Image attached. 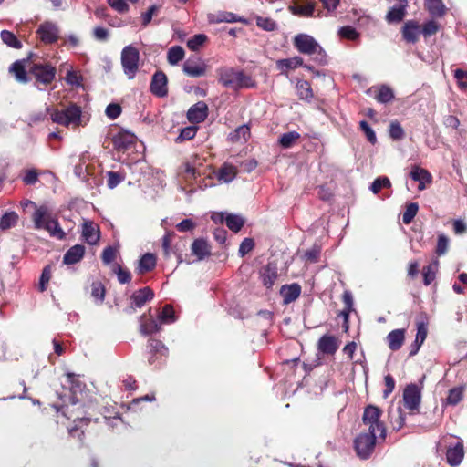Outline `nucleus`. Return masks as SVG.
<instances>
[{
  "label": "nucleus",
  "instance_id": "1",
  "mask_svg": "<svg viewBox=\"0 0 467 467\" xmlns=\"http://www.w3.org/2000/svg\"><path fill=\"white\" fill-rule=\"evenodd\" d=\"M32 220L36 229H44L47 231L51 236L57 239L64 238L65 233L59 226L58 222L52 217L47 206L41 205L36 207V210L32 214Z\"/></svg>",
  "mask_w": 467,
  "mask_h": 467
},
{
  "label": "nucleus",
  "instance_id": "2",
  "mask_svg": "<svg viewBox=\"0 0 467 467\" xmlns=\"http://www.w3.org/2000/svg\"><path fill=\"white\" fill-rule=\"evenodd\" d=\"M218 81L224 87L237 90L244 88L254 86L253 79L243 71L234 70L231 67L220 68L217 70Z\"/></svg>",
  "mask_w": 467,
  "mask_h": 467
},
{
  "label": "nucleus",
  "instance_id": "3",
  "mask_svg": "<svg viewBox=\"0 0 467 467\" xmlns=\"http://www.w3.org/2000/svg\"><path fill=\"white\" fill-rule=\"evenodd\" d=\"M81 109L76 104H70L64 109H55L50 113L51 119L54 123L63 125L65 127H78L82 125Z\"/></svg>",
  "mask_w": 467,
  "mask_h": 467
},
{
  "label": "nucleus",
  "instance_id": "4",
  "mask_svg": "<svg viewBox=\"0 0 467 467\" xmlns=\"http://www.w3.org/2000/svg\"><path fill=\"white\" fill-rule=\"evenodd\" d=\"M378 432L368 431L361 432L354 441V446L358 456L361 459H368L374 451L379 438Z\"/></svg>",
  "mask_w": 467,
  "mask_h": 467
},
{
  "label": "nucleus",
  "instance_id": "5",
  "mask_svg": "<svg viewBox=\"0 0 467 467\" xmlns=\"http://www.w3.org/2000/svg\"><path fill=\"white\" fill-rule=\"evenodd\" d=\"M140 52L132 47L127 46L121 52V66L124 74L129 79H133L139 69Z\"/></svg>",
  "mask_w": 467,
  "mask_h": 467
},
{
  "label": "nucleus",
  "instance_id": "6",
  "mask_svg": "<svg viewBox=\"0 0 467 467\" xmlns=\"http://www.w3.org/2000/svg\"><path fill=\"white\" fill-rule=\"evenodd\" d=\"M381 410L372 405L368 406L363 414V422L368 426V431L379 432V438L382 441L386 437V429L384 424L380 422Z\"/></svg>",
  "mask_w": 467,
  "mask_h": 467
},
{
  "label": "nucleus",
  "instance_id": "7",
  "mask_svg": "<svg viewBox=\"0 0 467 467\" xmlns=\"http://www.w3.org/2000/svg\"><path fill=\"white\" fill-rule=\"evenodd\" d=\"M429 325L430 317L426 313L421 312L416 316L415 326L417 333L415 340L413 344L410 346V356L415 355L419 351L423 342L425 341L429 332Z\"/></svg>",
  "mask_w": 467,
  "mask_h": 467
},
{
  "label": "nucleus",
  "instance_id": "8",
  "mask_svg": "<svg viewBox=\"0 0 467 467\" xmlns=\"http://www.w3.org/2000/svg\"><path fill=\"white\" fill-rule=\"evenodd\" d=\"M403 404H399L395 408L389 410V417L392 427L396 430L402 428L406 421L407 412L409 410V386L403 389Z\"/></svg>",
  "mask_w": 467,
  "mask_h": 467
},
{
  "label": "nucleus",
  "instance_id": "9",
  "mask_svg": "<svg viewBox=\"0 0 467 467\" xmlns=\"http://www.w3.org/2000/svg\"><path fill=\"white\" fill-rule=\"evenodd\" d=\"M295 47L302 54L314 55L323 52L316 39L307 34H298L293 39Z\"/></svg>",
  "mask_w": 467,
  "mask_h": 467
},
{
  "label": "nucleus",
  "instance_id": "10",
  "mask_svg": "<svg viewBox=\"0 0 467 467\" xmlns=\"http://www.w3.org/2000/svg\"><path fill=\"white\" fill-rule=\"evenodd\" d=\"M410 180L417 182V190L421 192L431 186L433 176L428 170L413 165L410 167Z\"/></svg>",
  "mask_w": 467,
  "mask_h": 467
},
{
  "label": "nucleus",
  "instance_id": "11",
  "mask_svg": "<svg viewBox=\"0 0 467 467\" xmlns=\"http://www.w3.org/2000/svg\"><path fill=\"white\" fill-rule=\"evenodd\" d=\"M207 70L208 65L200 57L188 58L182 66L183 73L191 78L205 76Z\"/></svg>",
  "mask_w": 467,
  "mask_h": 467
},
{
  "label": "nucleus",
  "instance_id": "12",
  "mask_svg": "<svg viewBox=\"0 0 467 467\" xmlns=\"http://www.w3.org/2000/svg\"><path fill=\"white\" fill-rule=\"evenodd\" d=\"M30 73L40 83L50 84L56 76V68L50 64H35L30 68Z\"/></svg>",
  "mask_w": 467,
  "mask_h": 467
},
{
  "label": "nucleus",
  "instance_id": "13",
  "mask_svg": "<svg viewBox=\"0 0 467 467\" xmlns=\"http://www.w3.org/2000/svg\"><path fill=\"white\" fill-rule=\"evenodd\" d=\"M59 32L57 25L50 21L42 23L36 31L40 40L45 44L56 42L59 37Z\"/></svg>",
  "mask_w": 467,
  "mask_h": 467
},
{
  "label": "nucleus",
  "instance_id": "14",
  "mask_svg": "<svg viewBox=\"0 0 467 467\" xmlns=\"http://www.w3.org/2000/svg\"><path fill=\"white\" fill-rule=\"evenodd\" d=\"M113 145L119 150L131 148L137 141L136 136L127 130H121L113 137Z\"/></svg>",
  "mask_w": 467,
  "mask_h": 467
},
{
  "label": "nucleus",
  "instance_id": "15",
  "mask_svg": "<svg viewBox=\"0 0 467 467\" xmlns=\"http://www.w3.org/2000/svg\"><path fill=\"white\" fill-rule=\"evenodd\" d=\"M167 82V77L163 72H156L152 77L150 91L158 97H165L168 93Z\"/></svg>",
  "mask_w": 467,
  "mask_h": 467
},
{
  "label": "nucleus",
  "instance_id": "16",
  "mask_svg": "<svg viewBox=\"0 0 467 467\" xmlns=\"http://www.w3.org/2000/svg\"><path fill=\"white\" fill-rule=\"evenodd\" d=\"M207 115L208 107L203 101L197 102L192 106L187 112V118L192 123L202 122L206 119Z\"/></svg>",
  "mask_w": 467,
  "mask_h": 467
},
{
  "label": "nucleus",
  "instance_id": "17",
  "mask_svg": "<svg viewBox=\"0 0 467 467\" xmlns=\"http://www.w3.org/2000/svg\"><path fill=\"white\" fill-rule=\"evenodd\" d=\"M425 375L420 379V385L416 383H410V414L414 411H419V406L421 400V389L423 387V380Z\"/></svg>",
  "mask_w": 467,
  "mask_h": 467
},
{
  "label": "nucleus",
  "instance_id": "18",
  "mask_svg": "<svg viewBox=\"0 0 467 467\" xmlns=\"http://www.w3.org/2000/svg\"><path fill=\"white\" fill-rule=\"evenodd\" d=\"M407 0H400L397 5H393L386 15V20L389 24L400 23L407 14Z\"/></svg>",
  "mask_w": 467,
  "mask_h": 467
},
{
  "label": "nucleus",
  "instance_id": "19",
  "mask_svg": "<svg viewBox=\"0 0 467 467\" xmlns=\"http://www.w3.org/2000/svg\"><path fill=\"white\" fill-rule=\"evenodd\" d=\"M82 236L89 244H96L99 239V226L90 221H85L82 224Z\"/></svg>",
  "mask_w": 467,
  "mask_h": 467
},
{
  "label": "nucleus",
  "instance_id": "20",
  "mask_svg": "<svg viewBox=\"0 0 467 467\" xmlns=\"http://www.w3.org/2000/svg\"><path fill=\"white\" fill-rule=\"evenodd\" d=\"M464 456V448L462 442H458L454 447H450L446 451V460L451 466H458Z\"/></svg>",
  "mask_w": 467,
  "mask_h": 467
},
{
  "label": "nucleus",
  "instance_id": "21",
  "mask_svg": "<svg viewBox=\"0 0 467 467\" xmlns=\"http://www.w3.org/2000/svg\"><path fill=\"white\" fill-rule=\"evenodd\" d=\"M154 296L152 290L149 287H144L137 290L130 296L131 305L136 307L143 306L148 301H150Z\"/></svg>",
  "mask_w": 467,
  "mask_h": 467
},
{
  "label": "nucleus",
  "instance_id": "22",
  "mask_svg": "<svg viewBox=\"0 0 467 467\" xmlns=\"http://www.w3.org/2000/svg\"><path fill=\"white\" fill-rule=\"evenodd\" d=\"M280 294L285 304H290L295 301L301 294V286L298 284H291L283 285Z\"/></svg>",
  "mask_w": 467,
  "mask_h": 467
},
{
  "label": "nucleus",
  "instance_id": "23",
  "mask_svg": "<svg viewBox=\"0 0 467 467\" xmlns=\"http://www.w3.org/2000/svg\"><path fill=\"white\" fill-rule=\"evenodd\" d=\"M85 254V247L81 244H76L67 251L64 254L63 262L66 265H73L79 262Z\"/></svg>",
  "mask_w": 467,
  "mask_h": 467
},
{
  "label": "nucleus",
  "instance_id": "24",
  "mask_svg": "<svg viewBox=\"0 0 467 467\" xmlns=\"http://www.w3.org/2000/svg\"><path fill=\"white\" fill-rule=\"evenodd\" d=\"M424 5L432 17L441 18L446 14L442 0H424Z\"/></svg>",
  "mask_w": 467,
  "mask_h": 467
},
{
  "label": "nucleus",
  "instance_id": "25",
  "mask_svg": "<svg viewBox=\"0 0 467 467\" xmlns=\"http://www.w3.org/2000/svg\"><path fill=\"white\" fill-rule=\"evenodd\" d=\"M438 267L439 261L437 259H432L427 265L423 266L421 274L425 285H431L435 280Z\"/></svg>",
  "mask_w": 467,
  "mask_h": 467
},
{
  "label": "nucleus",
  "instance_id": "26",
  "mask_svg": "<svg viewBox=\"0 0 467 467\" xmlns=\"http://www.w3.org/2000/svg\"><path fill=\"white\" fill-rule=\"evenodd\" d=\"M337 348V341L332 336H323L318 341V349L324 354H334Z\"/></svg>",
  "mask_w": 467,
  "mask_h": 467
},
{
  "label": "nucleus",
  "instance_id": "27",
  "mask_svg": "<svg viewBox=\"0 0 467 467\" xmlns=\"http://www.w3.org/2000/svg\"><path fill=\"white\" fill-rule=\"evenodd\" d=\"M417 27L418 31L424 36V38H429L436 35L441 28V26L435 20H428L421 26L417 23Z\"/></svg>",
  "mask_w": 467,
  "mask_h": 467
},
{
  "label": "nucleus",
  "instance_id": "28",
  "mask_svg": "<svg viewBox=\"0 0 467 467\" xmlns=\"http://www.w3.org/2000/svg\"><path fill=\"white\" fill-rule=\"evenodd\" d=\"M26 60H18L14 62L9 68V71L14 74L16 79L22 83H26L28 81L26 71Z\"/></svg>",
  "mask_w": 467,
  "mask_h": 467
},
{
  "label": "nucleus",
  "instance_id": "29",
  "mask_svg": "<svg viewBox=\"0 0 467 467\" xmlns=\"http://www.w3.org/2000/svg\"><path fill=\"white\" fill-rule=\"evenodd\" d=\"M277 276V270L272 265L265 266L261 272V279L266 288H271L274 285Z\"/></svg>",
  "mask_w": 467,
  "mask_h": 467
},
{
  "label": "nucleus",
  "instance_id": "30",
  "mask_svg": "<svg viewBox=\"0 0 467 467\" xmlns=\"http://www.w3.org/2000/svg\"><path fill=\"white\" fill-rule=\"evenodd\" d=\"M303 65V59L300 57H294L276 61V67L285 73L288 69H294Z\"/></svg>",
  "mask_w": 467,
  "mask_h": 467
},
{
  "label": "nucleus",
  "instance_id": "31",
  "mask_svg": "<svg viewBox=\"0 0 467 467\" xmlns=\"http://www.w3.org/2000/svg\"><path fill=\"white\" fill-rule=\"evenodd\" d=\"M156 265V257L153 254L147 253L140 260L138 273L144 274L151 271Z\"/></svg>",
  "mask_w": 467,
  "mask_h": 467
},
{
  "label": "nucleus",
  "instance_id": "32",
  "mask_svg": "<svg viewBox=\"0 0 467 467\" xmlns=\"http://www.w3.org/2000/svg\"><path fill=\"white\" fill-rule=\"evenodd\" d=\"M387 338H388L389 347L392 350H397L401 347V345L404 342L405 331L401 330V329L394 330L388 335Z\"/></svg>",
  "mask_w": 467,
  "mask_h": 467
},
{
  "label": "nucleus",
  "instance_id": "33",
  "mask_svg": "<svg viewBox=\"0 0 467 467\" xmlns=\"http://www.w3.org/2000/svg\"><path fill=\"white\" fill-rule=\"evenodd\" d=\"M292 14L302 16H312L315 11V4L306 2L302 5H294L289 6Z\"/></svg>",
  "mask_w": 467,
  "mask_h": 467
},
{
  "label": "nucleus",
  "instance_id": "34",
  "mask_svg": "<svg viewBox=\"0 0 467 467\" xmlns=\"http://www.w3.org/2000/svg\"><path fill=\"white\" fill-rule=\"evenodd\" d=\"M192 252L198 257V260H202L210 254L209 245L206 241L197 239L192 244Z\"/></svg>",
  "mask_w": 467,
  "mask_h": 467
},
{
  "label": "nucleus",
  "instance_id": "35",
  "mask_svg": "<svg viewBox=\"0 0 467 467\" xmlns=\"http://www.w3.org/2000/svg\"><path fill=\"white\" fill-rule=\"evenodd\" d=\"M143 318L144 316L140 317V332L142 335L148 336L161 329V327L156 320L150 318V320L144 321Z\"/></svg>",
  "mask_w": 467,
  "mask_h": 467
},
{
  "label": "nucleus",
  "instance_id": "36",
  "mask_svg": "<svg viewBox=\"0 0 467 467\" xmlns=\"http://www.w3.org/2000/svg\"><path fill=\"white\" fill-rule=\"evenodd\" d=\"M464 390L465 388L463 386L450 389L446 399L447 403L452 406L457 405L463 399Z\"/></svg>",
  "mask_w": 467,
  "mask_h": 467
},
{
  "label": "nucleus",
  "instance_id": "37",
  "mask_svg": "<svg viewBox=\"0 0 467 467\" xmlns=\"http://www.w3.org/2000/svg\"><path fill=\"white\" fill-rule=\"evenodd\" d=\"M184 50L180 46L172 47L169 49L167 58L171 65H176L184 57Z\"/></svg>",
  "mask_w": 467,
  "mask_h": 467
},
{
  "label": "nucleus",
  "instance_id": "38",
  "mask_svg": "<svg viewBox=\"0 0 467 467\" xmlns=\"http://www.w3.org/2000/svg\"><path fill=\"white\" fill-rule=\"evenodd\" d=\"M18 215L15 212L5 213L0 219V228L7 230L16 224Z\"/></svg>",
  "mask_w": 467,
  "mask_h": 467
},
{
  "label": "nucleus",
  "instance_id": "39",
  "mask_svg": "<svg viewBox=\"0 0 467 467\" xmlns=\"http://www.w3.org/2000/svg\"><path fill=\"white\" fill-rule=\"evenodd\" d=\"M236 168L232 165H224L218 173V179L224 182H232L236 176Z\"/></svg>",
  "mask_w": 467,
  "mask_h": 467
},
{
  "label": "nucleus",
  "instance_id": "40",
  "mask_svg": "<svg viewBox=\"0 0 467 467\" xmlns=\"http://www.w3.org/2000/svg\"><path fill=\"white\" fill-rule=\"evenodd\" d=\"M225 223H226V225L227 227L237 233L241 230V228L244 226V219L239 216V215H235V214H228L226 217H225Z\"/></svg>",
  "mask_w": 467,
  "mask_h": 467
},
{
  "label": "nucleus",
  "instance_id": "41",
  "mask_svg": "<svg viewBox=\"0 0 467 467\" xmlns=\"http://www.w3.org/2000/svg\"><path fill=\"white\" fill-rule=\"evenodd\" d=\"M250 137V129L247 125H242L238 127L233 133L230 134V140L232 142H237L241 140L246 141Z\"/></svg>",
  "mask_w": 467,
  "mask_h": 467
},
{
  "label": "nucleus",
  "instance_id": "42",
  "mask_svg": "<svg viewBox=\"0 0 467 467\" xmlns=\"http://www.w3.org/2000/svg\"><path fill=\"white\" fill-rule=\"evenodd\" d=\"M297 95L300 99H309L313 97L310 84L306 80H300L296 84Z\"/></svg>",
  "mask_w": 467,
  "mask_h": 467
},
{
  "label": "nucleus",
  "instance_id": "43",
  "mask_svg": "<svg viewBox=\"0 0 467 467\" xmlns=\"http://www.w3.org/2000/svg\"><path fill=\"white\" fill-rule=\"evenodd\" d=\"M1 38L5 44L8 47L20 49L22 43L16 38V36L10 31L3 30L1 32Z\"/></svg>",
  "mask_w": 467,
  "mask_h": 467
},
{
  "label": "nucleus",
  "instance_id": "44",
  "mask_svg": "<svg viewBox=\"0 0 467 467\" xmlns=\"http://www.w3.org/2000/svg\"><path fill=\"white\" fill-rule=\"evenodd\" d=\"M300 138V134L296 131L284 133L279 138V143L284 148H290Z\"/></svg>",
  "mask_w": 467,
  "mask_h": 467
},
{
  "label": "nucleus",
  "instance_id": "45",
  "mask_svg": "<svg viewBox=\"0 0 467 467\" xmlns=\"http://www.w3.org/2000/svg\"><path fill=\"white\" fill-rule=\"evenodd\" d=\"M159 320L162 324H171L176 320L175 313L171 306H164L162 311L159 315Z\"/></svg>",
  "mask_w": 467,
  "mask_h": 467
},
{
  "label": "nucleus",
  "instance_id": "46",
  "mask_svg": "<svg viewBox=\"0 0 467 467\" xmlns=\"http://www.w3.org/2000/svg\"><path fill=\"white\" fill-rule=\"evenodd\" d=\"M208 19L211 23L235 22L236 17L233 13H220L218 15H209Z\"/></svg>",
  "mask_w": 467,
  "mask_h": 467
},
{
  "label": "nucleus",
  "instance_id": "47",
  "mask_svg": "<svg viewBox=\"0 0 467 467\" xmlns=\"http://www.w3.org/2000/svg\"><path fill=\"white\" fill-rule=\"evenodd\" d=\"M113 272L117 275L118 280L120 284H127L130 281V273L122 268L119 265L116 264L112 266Z\"/></svg>",
  "mask_w": 467,
  "mask_h": 467
},
{
  "label": "nucleus",
  "instance_id": "48",
  "mask_svg": "<svg viewBox=\"0 0 467 467\" xmlns=\"http://www.w3.org/2000/svg\"><path fill=\"white\" fill-rule=\"evenodd\" d=\"M449 248V238L445 234H440L437 239L435 253L438 256L445 254Z\"/></svg>",
  "mask_w": 467,
  "mask_h": 467
},
{
  "label": "nucleus",
  "instance_id": "49",
  "mask_svg": "<svg viewBox=\"0 0 467 467\" xmlns=\"http://www.w3.org/2000/svg\"><path fill=\"white\" fill-rule=\"evenodd\" d=\"M338 35L341 37L348 39V40H356L359 36V34L358 33V31L350 26H342L338 30Z\"/></svg>",
  "mask_w": 467,
  "mask_h": 467
},
{
  "label": "nucleus",
  "instance_id": "50",
  "mask_svg": "<svg viewBox=\"0 0 467 467\" xmlns=\"http://www.w3.org/2000/svg\"><path fill=\"white\" fill-rule=\"evenodd\" d=\"M453 75L459 88L465 90L467 88V70L457 68L454 70Z\"/></svg>",
  "mask_w": 467,
  "mask_h": 467
},
{
  "label": "nucleus",
  "instance_id": "51",
  "mask_svg": "<svg viewBox=\"0 0 467 467\" xmlns=\"http://www.w3.org/2000/svg\"><path fill=\"white\" fill-rule=\"evenodd\" d=\"M256 25L265 31H274L276 28V23L268 17L258 16L256 18Z\"/></svg>",
  "mask_w": 467,
  "mask_h": 467
},
{
  "label": "nucleus",
  "instance_id": "52",
  "mask_svg": "<svg viewBox=\"0 0 467 467\" xmlns=\"http://www.w3.org/2000/svg\"><path fill=\"white\" fill-rule=\"evenodd\" d=\"M207 40L203 34L195 35L187 41V46L192 50H197Z\"/></svg>",
  "mask_w": 467,
  "mask_h": 467
},
{
  "label": "nucleus",
  "instance_id": "53",
  "mask_svg": "<svg viewBox=\"0 0 467 467\" xmlns=\"http://www.w3.org/2000/svg\"><path fill=\"white\" fill-rule=\"evenodd\" d=\"M392 98V90L385 86H382L379 88L378 94L376 96L377 100L382 103L389 102V100H391Z\"/></svg>",
  "mask_w": 467,
  "mask_h": 467
},
{
  "label": "nucleus",
  "instance_id": "54",
  "mask_svg": "<svg viewBox=\"0 0 467 467\" xmlns=\"http://www.w3.org/2000/svg\"><path fill=\"white\" fill-rule=\"evenodd\" d=\"M390 182L387 177H379L376 179L370 186V190L374 193H378L383 187H389Z\"/></svg>",
  "mask_w": 467,
  "mask_h": 467
},
{
  "label": "nucleus",
  "instance_id": "55",
  "mask_svg": "<svg viewBox=\"0 0 467 467\" xmlns=\"http://www.w3.org/2000/svg\"><path fill=\"white\" fill-rule=\"evenodd\" d=\"M51 278V270L49 266L44 268L42 275L39 279L38 289L44 292L47 289V285Z\"/></svg>",
  "mask_w": 467,
  "mask_h": 467
},
{
  "label": "nucleus",
  "instance_id": "56",
  "mask_svg": "<svg viewBox=\"0 0 467 467\" xmlns=\"http://www.w3.org/2000/svg\"><path fill=\"white\" fill-rule=\"evenodd\" d=\"M117 255V249L112 246H108L103 250L102 261L105 265H109L114 261Z\"/></svg>",
  "mask_w": 467,
  "mask_h": 467
},
{
  "label": "nucleus",
  "instance_id": "57",
  "mask_svg": "<svg viewBox=\"0 0 467 467\" xmlns=\"http://www.w3.org/2000/svg\"><path fill=\"white\" fill-rule=\"evenodd\" d=\"M196 130V127L194 126L186 127L181 130V133L176 140L181 142L185 140H191L195 136Z\"/></svg>",
  "mask_w": 467,
  "mask_h": 467
},
{
  "label": "nucleus",
  "instance_id": "58",
  "mask_svg": "<svg viewBox=\"0 0 467 467\" xmlns=\"http://www.w3.org/2000/svg\"><path fill=\"white\" fill-rule=\"evenodd\" d=\"M91 295L96 300L99 302L104 299L105 289L101 283L96 282L92 284Z\"/></svg>",
  "mask_w": 467,
  "mask_h": 467
},
{
  "label": "nucleus",
  "instance_id": "59",
  "mask_svg": "<svg viewBox=\"0 0 467 467\" xmlns=\"http://www.w3.org/2000/svg\"><path fill=\"white\" fill-rule=\"evenodd\" d=\"M453 233L456 235H462L467 233V224L462 219H456L452 222Z\"/></svg>",
  "mask_w": 467,
  "mask_h": 467
},
{
  "label": "nucleus",
  "instance_id": "60",
  "mask_svg": "<svg viewBox=\"0 0 467 467\" xmlns=\"http://www.w3.org/2000/svg\"><path fill=\"white\" fill-rule=\"evenodd\" d=\"M120 113H121V108L119 104L112 103V104H109L106 108V115L110 119H117L120 115Z\"/></svg>",
  "mask_w": 467,
  "mask_h": 467
},
{
  "label": "nucleus",
  "instance_id": "61",
  "mask_svg": "<svg viewBox=\"0 0 467 467\" xmlns=\"http://www.w3.org/2000/svg\"><path fill=\"white\" fill-rule=\"evenodd\" d=\"M108 4L119 13H125L129 10V5L124 0H108Z\"/></svg>",
  "mask_w": 467,
  "mask_h": 467
},
{
  "label": "nucleus",
  "instance_id": "62",
  "mask_svg": "<svg viewBox=\"0 0 467 467\" xmlns=\"http://www.w3.org/2000/svg\"><path fill=\"white\" fill-rule=\"evenodd\" d=\"M254 247V242L250 238H245L240 244L239 254L241 256H244L250 251H252Z\"/></svg>",
  "mask_w": 467,
  "mask_h": 467
},
{
  "label": "nucleus",
  "instance_id": "63",
  "mask_svg": "<svg viewBox=\"0 0 467 467\" xmlns=\"http://www.w3.org/2000/svg\"><path fill=\"white\" fill-rule=\"evenodd\" d=\"M360 127L362 129V130L366 133L367 135V138L368 140L371 142V143H375L377 139H376V135H375V132L372 130V129L369 127V125L368 124V122L366 121H361L360 122Z\"/></svg>",
  "mask_w": 467,
  "mask_h": 467
},
{
  "label": "nucleus",
  "instance_id": "64",
  "mask_svg": "<svg viewBox=\"0 0 467 467\" xmlns=\"http://www.w3.org/2000/svg\"><path fill=\"white\" fill-rule=\"evenodd\" d=\"M94 37L99 41H105L109 37V31L101 26H97L93 30Z\"/></svg>",
  "mask_w": 467,
  "mask_h": 467
}]
</instances>
